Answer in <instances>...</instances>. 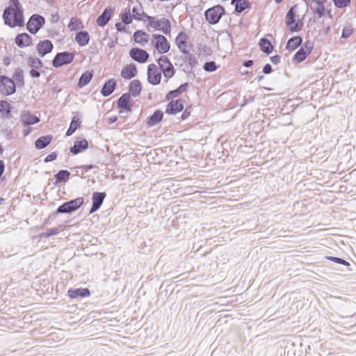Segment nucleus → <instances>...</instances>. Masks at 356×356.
I'll use <instances>...</instances> for the list:
<instances>
[{
    "label": "nucleus",
    "mask_w": 356,
    "mask_h": 356,
    "mask_svg": "<svg viewBox=\"0 0 356 356\" xmlns=\"http://www.w3.org/2000/svg\"><path fill=\"white\" fill-rule=\"evenodd\" d=\"M327 259L330 261H334V263L339 264H342L344 266H350V264L348 261H346V260H344L341 258H339V257H327Z\"/></svg>",
    "instance_id": "45"
},
{
    "label": "nucleus",
    "mask_w": 356,
    "mask_h": 356,
    "mask_svg": "<svg viewBox=\"0 0 356 356\" xmlns=\"http://www.w3.org/2000/svg\"><path fill=\"white\" fill-rule=\"evenodd\" d=\"M225 13L224 8L218 5L207 9L205 13L206 20L211 24H217Z\"/></svg>",
    "instance_id": "4"
},
{
    "label": "nucleus",
    "mask_w": 356,
    "mask_h": 356,
    "mask_svg": "<svg viewBox=\"0 0 356 356\" xmlns=\"http://www.w3.org/2000/svg\"><path fill=\"white\" fill-rule=\"evenodd\" d=\"M190 114H191L190 111H188V108H186V110L183 112V113L181 115L182 120L186 119L190 115Z\"/></svg>",
    "instance_id": "58"
},
{
    "label": "nucleus",
    "mask_w": 356,
    "mask_h": 356,
    "mask_svg": "<svg viewBox=\"0 0 356 356\" xmlns=\"http://www.w3.org/2000/svg\"><path fill=\"white\" fill-rule=\"evenodd\" d=\"M74 58L72 53L68 51H63L56 54L52 60V65L54 67H60L63 65L71 63Z\"/></svg>",
    "instance_id": "8"
},
{
    "label": "nucleus",
    "mask_w": 356,
    "mask_h": 356,
    "mask_svg": "<svg viewBox=\"0 0 356 356\" xmlns=\"http://www.w3.org/2000/svg\"><path fill=\"white\" fill-rule=\"evenodd\" d=\"M259 46L261 50L266 54H269L270 53H271L273 49V46L272 45L270 42L265 38H263L260 40Z\"/></svg>",
    "instance_id": "33"
},
{
    "label": "nucleus",
    "mask_w": 356,
    "mask_h": 356,
    "mask_svg": "<svg viewBox=\"0 0 356 356\" xmlns=\"http://www.w3.org/2000/svg\"><path fill=\"white\" fill-rule=\"evenodd\" d=\"M56 157H57L56 153V152H51V153H50L49 154H48L45 157L44 161L45 163H48V162H50V161H52L55 160L56 159Z\"/></svg>",
    "instance_id": "51"
},
{
    "label": "nucleus",
    "mask_w": 356,
    "mask_h": 356,
    "mask_svg": "<svg viewBox=\"0 0 356 356\" xmlns=\"http://www.w3.org/2000/svg\"><path fill=\"white\" fill-rule=\"evenodd\" d=\"M52 19L54 21L57 22L59 19V15L58 14L53 15Z\"/></svg>",
    "instance_id": "62"
},
{
    "label": "nucleus",
    "mask_w": 356,
    "mask_h": 356,
    "mask_svg": "<svg viewBox=\"0 0 356 356\" xmlns=\"http://www.w3.org/2000/svg\"><path fill=\"white\" fill-rule=\"evenodd\" d=\"M67 295L72 299H75L78 298H84L88 297L90 295V291L88 289H70L67 291Z\"/></svg>",
    "instance_id": "18"
},
{
    "label": "nucleus",
    "mask_w": 356,
    "mask_h": 356,
    "mask_svg": "<svg viewBox=\"0 0 356 356\" xmlns=\"http://www.w3.org/2000/svg\"><path fill=\"white\" fill-rule=\"evenodd\" d=\"M118 107L120 109V113L124 111L129 112L131 111L132 104H130V95L123 94L118 100Z\"/></svg>",
    "instance_id": "14"
},
{
    "label": "nucleus",
    "mask_w": 356,
    "mask_h": 356,
    "mask_svg": "<svg viewBox=\"0 0 356 356\" xmlns=\"http://www.w3.org/2000/svg\"><path fill=\"white\" fill-rule=\"evenodd\" d=\"M122 21L124 24H129L132 22V15L130 9H125L124 13L121 16Z\"/></svg>",
    "instance_id": "39"
},
{
    "label": "nucleus",
    "mask_w": 356,
    "mask_h": 356,
    "mask_svg": "<svg viewBox=\"0 0 356 356\" xmlns=\"http://www.w3.org/2000/svg\"><path fill=\"white\" fill-rule=\"evenodd\" d=\"M84 202L83 197H77L70 201L66 202L59 206L56 210L58 213H72L77 210Z\"/></svg>",
    "instance_id": "3"
},
{
    "label": "nucleus",
    "mask_w": 356,
    "mask_h": 356,
    "mask_svg": "<svg viewBox=\"0 0 356 356\" xmlns=\"http://www.w3.org/2000/svg\"><path fill=\"white\" fill-rule=\"evenodd\" d=\"M58 233H59L58 229L56 227H54V228L49 229L47 232L42 233L40 234V236L49 238L50 236H55V235L58 234Z\"/></svg>",
    "instance_id": "44"
},
{
    "label": "nucleus",
    "mask_w": 356,
    "mask_h": 356,
    "mask_svg": "<svg viewBox=\"0 0 356 356\" xmlns=\"http://www.w3.org/2000/svg\"><path fill=\"white\" fill-rule=\"evenodd\" d=\"M270 61L273 64H278L280 62V57L278 55L273 56L270 57Z\"/></svg>",
    "instance_id": "56"
},
{
    "label": "nucleus",
    "mask_w": 356,
    "mask_h": 356,
    "mask_svg": "<svg viewBox=\"0 0 356 356\" xmlns=\"http://www.w3.org/2000/svg\"><path fill=\"white\" fill-rule=\"evenodd\" d=\"M81 121L79 118H76V117H74L70 122V127L66 132V136H70L72 135L75 131L77 129V128L80 126Z\"/></svg>",
    "instance_id": "34"
},
{
    "label": "nucleus",
    "mask_w": 356,
    "mask_h": 356,
    "mask_svg": "<svg viewBox=\"0 0 356 356\" xmlns=\"http://www.w3.org/2000/svg\"><path fill=\"white\" fill-rule=\"evenodd\" d=\"M117 120H118V118L116 116H113V117L108 118V124H111L117 121Z\"/></svg>",
    "instance_id": "60"
},
{
    "label": "nucleus",
    "mask_w": 356,
    "mask_h": 356,
    "mask_svg": "<svg viewBox=\"0 0 356 356\" xmlns=\"http://www.w3.org/2000/svg\"><path fill=\"white\" fill-rule=\"evenodd\" d=\"M184 109V104L181 99L172 100L168 105L165 112L168 114L175 115Z\"/></svg>",
    "instance_id": "16"
},
{
    "label": "nucleus",
    "mask_w": 356,
    "mask_h": 356,
    "mask_svg": "<svg viewBox=\"0 0 356 356\" xmlns=\"http://www.w3.org/2000/svg\"><path fill=\"white\" fill-rule=\"evenodd\" d=\"M133 37L134 41L141 46H145L148 42L149 39V35L142 30L136 31L134 33Z\"/></svg>",
    "instance_id": "23"
},
{
    "label": "nucleus",
    "mask_w": 356,
    "mask_h": 356,
    "mask_svg": "<svg viewBox=\"0 0 356 356\" xmlns=\"http://www.w3.org/2000/svg\"><path fill=\"white\" fill-rule=\"evenodd\" d=\"M22 121L25 126L35 124L40 122V118L32 115L29 111H24L21 114Z\"/></svg>",
    "instance_id": "22"
},
{
    "label": "nucleus",
    "mask_w": 356,
    "mask_h": 356,
    "mask_svg": "<svg viewBox=\"0 0 356 356\" xmlns=\"http://www.w3.org/2000/svg\"><path fill=\"white\" fill-rule=\"evenodd\" d=\"M11 112L10 104L7 101L0 102V113H6L10 114Z\"/></svg>",
    "instance_id": "42"
},
{
    "label": "nucleus",
    "mask_w": 356,
    "mask_h": 356,
    "mask_svg": "<svg viewBox=\"0 0 356 356\" xmlns=\"http://www.w3.org/2000/svg\"><path fill=\"white\" fill-rule=\"evenodd\" d=\"M143 14L148 20L147 24L148 30H149V29H153L154 30L161 31L165 35L170 34L171 31V26L170 22L168 19L164 17L157 19L155 17L149 16L144 12Z\"/></svg>",
    "instance_id": "2"
},
{
    "label": "nucleus",
    "mask_w": 356,
    "mask_h": 356,
    "mask_svg": "<svg viewBox=\"0 0 356 356\" xmlns=\"http://www.w3.org/2000/svg\"><path fill=\"white\" fill-rule=\"evenodd\" d=\"M286 24L291 33L298 32L302 29V25L296 22V12L293 7L291 8L286 13Z\"/></svg>",
    "instance_id": "10"
},
{
    "label": "nucleus",
    "mask_w": 356,
    "mask_h": 356,
    "mask_svg": "<svg viewBox=\"0 0 356 356\" xmlns=\"http://www.w3.org/2000/svg\"><path fill=\"white\" fill-rule=\"evenodd\" d=\"M336 7L343 8L346 7L350 2V0H333Z\"/></svg>",
    "instance_id": "47"
},
{
    "label": "nucleus",
    "mask_w": 356,
    "mask_h": 356,
    "mask_svg": "<svg viewBox=\"0 0 356 356\" xmlns=\"http://www.w3.org/2000/svg\"><path fill=\"white\" fill-rule=\"evenodd\" d=\"M254 100V96H249L248 99L245 100V104H247L248 102H252Z\"/></svg>",
    "instance_id": "61"
},
{
    "label": "nucleus",
    "mask_w": 356,
    "mask_h": 356,
    "mask_svg": "<svg viewBox=\"0 0 356 356\" xmlns=\"http://www.w3.org/2000/svg\"><path fill=\"white\" fill-rule=\"evenodd\" d=\"M30 75L33 78H38L40 76V73L35 68H32L30 71Z\"/></svg>",
    "instance_id": "53"
},
{
    "label": "nucleus",
    "mask_w": 356,
    "mask_h": 356,
    "mask_svg": "<svg viewBox=\"0 0 356 356\" xmlns=\"http://www.w3.org/2000/svg\"><path fill=\"white\" fill-rule=\"evenodd\" d=\"M188 35L183 31H181L178 35L176 37L175 42L179 48V49L183 54H188L189 52V49L187 45V39Z\"/></svg>",
    "instance_id": "15"
},
{
    "label": "nucleus",
    "mask_w": 356,
    "mask_h": 356,
    "mask_svg": "<svg viewBox=\"0 0 356 356\" xmlns=\"http://www.w3.org/2000/svg\"><path fill=\"white\" fill-rule=\"evenodd\" d=\"M151 43L160 54L167 53L170 49V42L161 34H153Z\"/></svg>",
    "instance_id": "5"
},
{
    "label": "nucleus",
    "mask_w": 356,
    "mask_h": 356,
    "mask_svg": "<svg viewBox=\"0 0 356 356\" xmlns=\"http://www.w3.org/2000/svg\"><path fill=\"white\" fill-rule=\"evenodd\" d=\"M257 80L259 81L261 80H262L264 79V76L263 75H261V76H258L257 77Z\"/></svg>",
    "instance_id": "63"
},
{
    "label": "nucleus",
    "mask_w": 356,
    "mask_h": 356,
    "mask_svg": "<svg viewBox=\"0 0 356 356\" xmlns=\"http://www.w3.org/2000/svg\"><path fill=\"white\" fill-rule=\"evenodd\" d=\"M272 70V66L269 63L266 64L263 67V72L266 74H270Z\"/></svg>",
    "instance_id": "52"
},
{
    "label": "nucleus",
    "mask_w": 356,
    "mask_h": 356,
    "mask_svg": "<svg viewBox=\"0 0 356 356\" xmlns=\"http://www.w3.org/2000/svg\"><path fill=\"white\" fill-rule=\"evenodd\" d=\"M142 90L141 83L139 80H133L131 81L129 87V94L133 97L139 95Z\"/></svg>",
    "instance_id": "28"
},
{
    "label": "nucleus",
    "mask_w": 356,
    "mask_h": 356,
    "mask_svg": "<svg viewBox=\"0 0 356 356\" xmlns=\"http://www.w3.org/2000/svg\"><path fill=\"white\" fill-rule=\"evenodd\" d=\"M113 9L111 7L105 8L103 13L97 17V24L99 26H104L111 18Z\"/></svg>",
    "instance_id": "20"
},
{
    "label": "nucleus",
    "mask_w": 356,
    "mask_h": 356,
    "mask_svg": "<svg viewBox=\"0 0 356 356\" xmlns=\"http://www.w3.org/2000/svg\"><path fill=\"white\" fill-rule=\"evenodd\" d=\"M302 49H304L307 54H310L313 49V43L310 41H306L301 47Z\"/></svg>",
    "instance_id": "48"
},
{
    "label": "nucleus",
    "mask_w": 356,
    "mask_h": 356,
    "mask_svg": "<svg viewBox=\"0 0 356 356\" xmlns=\"http://www.w3.org/2000/svg\"><path fill=\"white\" fill-rule=\"evenodd\" d=\"M10 6L13 7L15 10L19 9L20 10H22V8L20 6L19 1L18 0H10Z\"/></svg>",
    "instance_id": "50"
},
{
    "label": "nucleus",
    "mask_w": 356,
    "mask_h": 356,
    "mask_svg": "<svg viewBox=\"0 0 356 356\" xmlns=\"http://www.w3.org/2000/svg\"><path fill=\"white\" fill-rule=\"evenodd\" d=\"M163 117V112L160 110H156L147 120V124L148 127H154L159 123Z\"/></svg>",
    "instance_id": "26"
},
{
    "label": "nucleus",
    "mask_w": 356,
    "mask_h": 356,
    "mask_svg": "<svg viewBox=\"0 0 356 356\" xmlns=\"http://www.w3.org/2000/svg\"><path fill=\"white\" fill-rule=\"evenodd\" d=\"M75 40L80 46L83 47L88 44L90 35L87 31H81L76 33Z\"/></svg>",
    "instance_id": "27"
},
{
    "label": "nucleus",
    "mask_w": 356,
    "mask_h": 356,
    "mask_svg": "<svg viewBox=\"0 0 356 356\" xmlns=\"http://www.w3.org/2000/svg\"><path fill=\"white\" fill-rule=\"evenodd\" d=\"M137 67L135 64H129L124 66L121 71V76L125 79H131L136 76Z\"/></svg>",
    "instance_id": "19"
},
{
    "label": "nucleus",
    "mask_w": 356,
    "mask_h": 356,
    "mask_svg": "<svg viewBox=\"0 0 356 356\" xmlns=\"http://www.w3.org/2000/svg\"><path fill=\"white\" fill-rule=\"evenodd\" d=\"M203 68L205 71L211 72L217 69V65L214 61H208L204 63Z\"/></svg>",
    "instance_id": "43"
},
{
    "label": "nucleus",
    "mask_w": 356,
    "mask_h": 356,
    "mask_svg": "<svg viewBox=\"0 0 356 356\" xmlns=\"http://www.w3.org/2000/svg\"><path fill=\"white\" fill-rule=\"evenodd\" d=\"M52 136L50 135L41 136L35 140V146L38 149H44L50 144Z\"/></svg>",
    "instance_id": "29"
},
{
    "label": "nucleus",
    "mask_w": 356,
    "mask_h": 356,
    "mask_svg": "<svg viewBox=\"0 0 356 356\" xmlns=\"http://www.w3.org/2000/svg\"><path fill=\"white\" fill-rule=\"evenodd\" d=\"M30 131L29 130H24V135L26 136L29 134Z\"/></svg>",
    "instance_id": "64"
},
{
    "label": "nucleus",
    "mask_w": 356,
    "mask_h": 356,
    "mask_svg": "<svg viewBox=\"0 0 356 356\" xmlns=\"http://www.w3.org/2000/svg\"><path fill=\"white\" fill-rule=\"evenodd\" d=\"M132 12H133V16H134V19H136L137 20L141 19L140 17V14L138 13V8L136 7L133 8Z\"/></svg>",
    "instance_id": "55"
},
{
    "label": "nucleus",
    "mask_w": 356,
    "mask_h": 356,
    "mask_svg": "<svg viewBox=\"0 0 356 356\" xmlns=\"http://www.w3.org/2000/svg\"><path fill=\"white\" fill-rule=\"evenodd\" d=\"M302 42L300 36H294L290 38L286 44V49L289 51H293L297 49Z\"/></svg>",
    "instance_id": "30"
},
{
    "label": "nucleus",
    "mask_w": 356,
    "mask_h": 356,
    "mask_svg": "<svg viewBox=\"0 0 356 356\" xmlns=\"http://www.w3.org/2000/svg\"><path fill=\"white\" fill-rule=\"evenodd\" d=\"M15 43L21 48L28 47L32 44V38L26 33H19L15 38Z\"/></svg>",
    "instance_id": "21"
},
{
    "label": "nucleus",
    "mask_w": 356,
    "mask_h": 356,
    "mask_svg": "<svg viewBox=\"0 0 356 356\" xmlns=\"http://www.w3.org/2000/svg\"><path fill=\"white\" fill-rule=\"evenodd\" d=\"M314 12L318 15V17H321L325 14V6L323 3L320 1H316L314 7L312 8Z\"/></svg>",
    "instance_id": "37"
},
{
    "label": "nucleus",
    "mask_w": 356,
    "mask_h": 356,
    "mask_svg": "<svg viewBox=\"0 0 356 356\" xmlns=\"http://www.w3.org/2000/svg\"><path fill=\"white\" fill-rule=\"evenodd\" d=\"M253 65V61L252 60H248L243 63V66L245 67H250Z\"/></svg>",
    "instance_id": "59"
},
{
    "label": "nucleus",
    "mask_w": 356,
    "mask_h": 356,
    "mask_svg": "<svg viewBox=\"0 0 356 356\" xmlns=\"http://www.w3.org/2000/svg\"><path fill=\"white\" fill-rule=\"evenodd\" d=\"M44 18L38 14L33 15L26 24V29L32 33L35 34L44 24Z\"/></svg>",
    "instance_id": "7"
},
{
    "label": "nucleus",
    "mask_w": 356,
    "mask_h": 356,
    "mask_svg": "<svg viewBox=\"0 0 356 356\" xmlns=\"http://www.w3.org/2000/svg\"><path fill=\"white\" fill-rule=\"evenodd\" d=\"M188 87V83H184L183 84H181L177 89L179 90V92L181 94L182 92L187 90V88Z\"/></svg>",
    "instance_id": "54"
},
{
    "label": "nucleus",
    "mask_w": 356,
    "mask_h": 356,
    "mask_svg": "<svg viewBox=\"0 0 356 356\" xmlns=\"http://www.w3.org/2000/svg\"><path fill=\"white\" fill-rule=\"evenodd\" d=\"M16 90L14 81L6 76H0V93L8 95Z\"/></svg>",
    "instance_id": "9"
},
{
    "label": "nucleus",
    "mask_w": 356,
    "mask_h": 356,
    "mask_svg": "<svg viewBox=\"0 0 356 356\" xmlns=\"http://www.w3.org/2000/svg\"><path fill=\"white\" fill-rule=\"evenodd\" d=\"M309 55L306 51H304V49H302L301 48L298 49V51L294 54L293 57V62L295 63H300L302 62L307 56Z\"/></svg>",
    "instance_id": "35"
},
{
    "label": "nucleus",
    "mask_w": 356,
    "mask_h": 356,
    "mask_svg": "<svg viewBox=\"0 0 356 356\" xmlns=\"http://www.w3.org/2000/svg\"><path fill=\"white\" fill-rule=\"evenodd\" d=\"M161 72L156 64H150L147 67V80L152 85H158L161 83Z\"/></svg>",
    "instance_id": "11"
},
{
    "label": "nucleus",
    "mask_w": 356,
    "mask_h": 356,
    "mask_svg": "<svg viewBox=\"0 0 356 356\" xmlns=\"http://www.w3.org/2000/svg\"><path fill=\"white\" fill-rule=\"evenodd\" d=\"M115 27H116V29L118 31H123L125 30V26L124 25H123L122 23L120 22H118V23H116L115 24Z\"/></svg>",
    "instance_id": "57"
},
{
    "label": "nucleus",
    "mask_w": 356,
    "mask_h": 356,
    "mask_svg": "<svg viewBox=\"0 0 356 356\" xmlns=\"http://www.w3.org/2000/svg\"><path fill=\"white\" fill-rule=\"evenodd\" d=\"M81 25V22L76 19V18H72L70 21V23L68 24V28L71 31H76L77 29H81L82 26Z\"/></svg>",
    "instance_id": "40"
},
{
    "label": "nucleus",
    "mask_w": 356,
    "mask_h": 356,
    "mask_svg": "<svg viewBox=\"0 0 356 356\" xmlns=\"http://www.w3.org/2000/svg\"><path fill=\"white\" fill-rule=\"evenodd\" d=\"M250 6V3L248 0H239L235 3V10L238 13H241Z\"/></svg>",
    "instance_id": "36"
},
{
    "label": "nucleus",
    "mask_w": 356,
    "mask_h": 356,
    "mask_svg": "<svg viewBox=\"0 0 356 356\" xmlns=\"http://www.w3.org/2000/svg\"><path fill=\"white\" fill-rule=\"evenodd\" d=\"M353 33V28L350 25L346 26L342 31L341 38H348Z\"/></svg>",
    "instance_id": "46"
},
{
    "label": "nucleus",
    "mask_w": 356,
    "mask_h": 356,
    "mask_svg": "<svg viewBox=\"0 0 356 356\" xmlns=\"http://www.w3.org/2000/svg\"><path fill=\"white\" fill-rule=\"evenodd\" d=\"M13 79L19 84L24 85L23 71L17 69L13 74Z\"/></svg>",
    "instance_id": "41"
},
{
    "label": "nucleus",
    "mask_w": 356,
    "mask_h": 356,
    "mask_svg": "<svg viewBox=\"0 0 356 356\" xmlns=\"http://www.w3.org/2000/svg\"><path fill=\"white\" fill-rule=\"evenodd\" d=\"M93 77L92 72L86 71L81 74L78 82V87L81 88L88 84Z\"/></svg>",
    "instance_id": "32"
},
{
    "label": "nucleus",
    "mask_w": 356,
    "mask_h": 356,
    "mask_svg": "<svg viewBox=\"0 0 356 356\" xmlns=\"http://www.w3.org/2000/svg\"><path fill=\"white\" fill-rule=\"evenodd\" d=\"M129 56L138 63H144L148 60L149 55L143 49L134 47L129 51Z\"/></svg>",
    "instance_id": "12"
},
{
    "label": "nucleus",
    "mask_w": 356,
    "mask_h": 356,
    "mask_svg": "<svg viewBox=\"0 0 356 356\" xmlns=\"http://www.w3.org/2000/svg\"><path fill=\"white\" fill-rule=\"evenodd\" d=\"M53 49V44L49 40L40 41L37 45L38 54L43 57L46 54L50 53Z\"/></svg>",
    "instance_id": "17"
},
{
    "label": "nucleus",
    "mask_w": 356,
    "mask_h": 356,
    "mask_svg": "<svg viewBox=\"0 0 356 356\" xmlns=\"http://www.w3.org/2000/svg\"><path fill=\"white\" fill-rule=\"evenodd\" d=\"M29 65L31 66L32 68L39 69L42 66V61L38 58L34 57H29Z\"/></svg>",
    "instance_id": "38"
},
{
    "label": "nucleus",
    "mask_w": 356,
    "mask_h": 356,
    "mask_svg": "<svg viewBox=\"0 0 356 356\" xmlns=\"http://www.w3.org/2000/svg\"><path fill=\"white\" fill-rule=\"evenodd\" d=\"M157 63L159 65L160 71L163 72V76L167 79V80L173 76L175 73V70L167 56H160V58L157 59Z\"/></svg>",
    "instance_id": "6"
},
{
    "label": "nucleus",
    "mask_w": 356,
    "mask_h": 356,
    "mask_svg": "<svg viewBox=\"0 0 356 356\" xmlns=\"http://www.w3.org/2000/svg\"><path fill=\"white\" fill-rule=\"evenodd\" d=\"M88 147V143L86 140H77L70 148V152L73 154H77Z\"/></svg>",
    "instance_id": "25"
},
{
    "label": "nucleus",
    "mask_w": 356,
    "mask_h": 356,
    "mask_svg": "<svg viewBox=\"0 0 356 356\" xmlns=\"http://www.w3.org/2000/svg\"><path fill=\"white\" fill-rule=\"evenodd\" d=\"M181 93L179 92V90L177 88L174 90L170 91L168 93H167L165 98L167 100H170L172 98L178 97Z\"/></svg>",
    "instance_id": "49"
},
{
    "label": "nucleus",
    "mask_w": 356,
    "mask_h": 356,
    "mask_svg": "<svg viewBox=\"0 0 356 356\" xmlns=\"http://www.w3.org/2000/svg\"><path fill=\"white\" fill-rule=\"evenodd\" d=\"M116 86V82L111 79L108 80L103 86L101 93L104 97H108L113 93Z\"/></svg>",
    "instance_id": "24"
},
{
    "label": "nucleus",
    "mask_w": 356,
    "mask_h": 356,
    "mask_svg": "<svg viewBox=\"0 0 356 356\" xmlns=\"http://www.w3.org/2000/svg\"><path fill=\"white\" fill-rule=\"evenodd\" d=\"M106 193L104 192H95L92 194V204L90 209V213L96 212L102 206L104 200L106 197Z\"/></svg>",
    "instance_id": "13"
},
{
    "label": "nucleus",
    "mask_w": 356,
    "mask_h": 356,
    "mask_svg": "<svg viewBox=\"0 0 356 356\" xmlns=\"http://www.w3.org/2000/svg\"><path fill=\"white\" fill-rule=\"evenodd\" d=\"M70 176V172L67 170H60L56 175V182L55 186H57L58 183L66 182Z\"/></svg>",
    "instance_id": "31"
},
{
    "label": "nucleus",
    "mask_w": 356,
    "mask_h": 356,
    "mask_svg": "<svg viewBox=\"0 0 356 356\" xmlns=\"http://www.w3.org/2000/svg\"><path fill=\"white\" fill-rule=\"evenodd\" d=\"M5 24L10 27L22 26L24 24L23 10H15L13 7L6 8L3 14Z\"/></svg>",
    "instance_id": "1"
}]
</instances>
